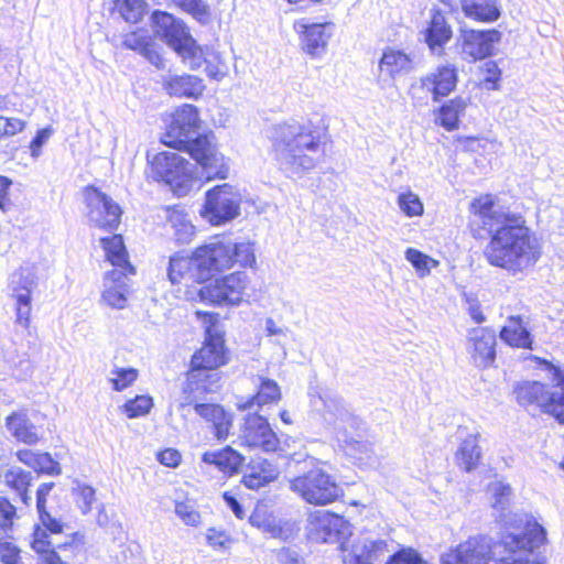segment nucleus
I'll return each mask as SVG.
<instances>
[{
	"instance_id": "6ab92c4d",
	"label": "nucleus",
	"mask_w": 564,
	"mask_h": 564,
	"mask_svg": "<svg viewBox=\"0 0 564 564\" xmlns=\"http://www.w3.org/2000/svg\"><path fill=\"white\" fill-rule=\"evenodd\" d=\"M501 41V32L491 30H462L458 36L462 58L468 63L491 56L495 45Z\"/></svg>"
},
{
	"instance_id": "bf43d9fd",
	"label": "nucleus",
	"mask_w": 564,
	"mask_h": 564,
	"mask_svg": "<svg viewBox=\"0 0 564 564\" xmlns=\"http://www.w3.org/2000/svg\"><path fill=\"white\" fill-rule=\"evenodd\" d=\"M34 470L48 475L61 474V467L48 453H39Z\"/></svg>"
},
{
	"instance_id": "e433bc0d",
	"label": "nucleus",
	"mask_w": 564,
	"mask_h": 564,
	"mask_svg": "<svg viewBox=\"0 0 564 564\" xmlns=\"http://www.w3.org/2000/svg\"><path fill=\"white\" fill-rule=\"evenodd\" d=\"M481 449L478 446V436L468 435L458 447L456 460L460 468L466 471L475 469L480 460Z\"/></svg>"
},
{
	"instance_id": "603ef678",
	"label": "nucleus",
	"mask_w": 564,
	"mask_h": 564,
	"mask_svg": "<svg viewBox=\"0 0 564 564\" xmlns=\"http://www.w3.org/2000/svg\"><path fill=\"white\" fill-rule=\"evenodd\" d=\"M153 400L149 395H138L124 404V412L129 417H137L150 412Z\"/></svg>"
},
{
	"instance_id": "bb28decb",
	"label": "nucleus",
	"mask_w": 564,
	"mask_h": 564,
	"mask_svg": "<svg viewBox=\"0 0 564 564\" xmlns=\"http://www.w3.org/2000/svg\"><path fill=\"white\" fill-rule=\"evenodd\" d=\"M195 413L213 425L217 440H225L232 426V415L219 404L202 402L194 408Z\"/></svg>"
},
{
	"instance_id": "20e7f679",
	"label": "nucleus",
	"mask_w": 564,
	"mask_h": 564,
	"mask_svg": "<svg viewBox=\"0 0 564 564\" xmlns=\"http://www.w3.org/2000/svg\"><path fill=\"white\" fill-rule=\"evenodd\" d=\"M198 111L193 105H183L172 116L162 137L165 145L186 151L203 169L208 180L227 178L229 164L208 135L199 133Z\"/></svg>"
},
{
	"instance_id": "a878e982",
	"label": "nucleus",
	"mask_w": 564,
	"mask_h": 564,
	"mask_svg": "<svg viewBox=\"0 0 564 564\" xmlns=\"http://www.w3.org/2000/svg\"><path fill=\"white\" fill-rule=\"evenodd\" d=\"M127 274L122 270L108 271L104 280L102 301L110 307L121 310L127 304Z\"/></svg>"
},
{
	"instance_id": "f257e3e1",
	"label": "nucleus",
	"mask_w": 564,
	"mask_h": 564,
	"mask_svg": "<svg viewBox=\"0 0 564 564\" xmlns=\"http://www.w3.org/2000/svg\"><path fill=\"white\" fill-rule=\"evenodd\" d=\"M471 210L479 227L490 236L484 256L491 265L517 274L539 261L541 245L522 214L497 205L491 195L474 199Z\"/></svg>"
},
{
	"instance_id": "c85d7f7f",
	"label": "nucleus",
	"mask_w": 564,
	"mask_h": 564,
	"mask_svg": "<svg viewBox=\"0 0 564 564\" xmlns=\"http://www.w3.org/2000/svg\"><path fill=\"white\" fill-rule=\"evenodd\" d=\"M6 427L17 441L28 445H34L41 438L39 430L31 422L26 409L14 411L8 415Z\"/></svg>"
},
{
	"instance_id": "37998d69",
	"label": "nucleus",
	"mask_w": 564,
	"mask_h": 564,
	"mask_svg": "<svg viewBox=\"0 0 564 564\" xmlns=\"http://www.w3.org/2000/svg\"><path fill=\"white\" fill-rule=\"evenodd\" d=\"M32 475L30 471L23 470L20 467H11L4 474L6 482L15 489L21 496L24 502H26V489L31 482Z\"/></svg>"
},
{
	"instance_id": "13d9d810",
	"label": "nucleus",
	"mask_w": 564,
	"mask_h": 564,
	"mask_svg": "<svg viewBox=\"0 0 564 564\" xmlns=\"http://www.w3.org/2000/svg\"><path fill=\"white\" fill-rule=\"evenodd\" d=\"M206 540L209 546L219 550H226L231 543L230 536L224 530L209 528L206 532Z\"/></svg>"
},
{
	"instance_id": "f3484780",
	"label": "nucleus",
	"mask_w": 564,
	"mask_h": 564,
	"mask_svg": "<svg viewBox=\"0 0 564 564\" xmlns=\"http://www.w3.org/2000/svg\"><path fill=\"white\" fill-rule=\"evenodd\" d=\"M238 440L241 446L265 453L276 452L280 445V440L267 417L258 413H249L243 417Z\"/></svg>"
},
{
	"instance_id": "1a4fd4ad",
	"label": "nucleus",
	"mask_w": 564,
	"mask_h": 564,
	"mask_svg": "<svg viewBox=\"0 0 564 564\" xmlns=\"http://www.w3.org/2000/svg\"><path fill=\"white\" fill-rule=\"evenodd\" d=\"M150 176L167 184L177 196L186 195L194 181L193 165L173 151L156 153L150 160Z\"/></svg>"
},
{
	"instance_id": "f8f14e48",
	"label": "nucleus",
	"mask_w": 564,
	"mask_h": 564,
	"mask_svg": "<svg viewBox=\"0 0 564 564\" xmlns=\"http://www.w3.org/2000/svg\"><path fill=\"white\" fill-rule=\"evenodd\" d=\"M9 294L15 302V323L29 328L32 312V294L37 289V276L31 267H21L10 276Z\"/></svg>"
},
{
	"instance_id": "4c0bfd02",
	"label": "nucleus",
	"mask_w": 564,
	"mask_h": 564,
	"mask_svg": "<svg viewBox=\"0 0 564 564\" xmlns=\"http://www.w3.org/2000/svg\"><path fill=\"white\" fill-rule=\"evenodd\" d=\"M500 338L512 347L532 348L530 333L522 326L519 317H510L509 324L503 326L500 332Z\"/></svg>"
},
{
	"instance_id": "4be33fe9",
	"label": "nucleus",
	"mask_w": 564,
	"mask_h": 564,
	"mask_svg": "<svg viewBox=\"0 0 564 564\" xmlns=\"http://www.w3.org/2000/svg\"><path fill=\"white\" fill-rule=\"evenodd\" d=\"M547 367L551 386L544 387L542 411L564 424V371L544 361Z\"/></svg>"
},
{
	"instance_id": "a19ab883",
	"label": "nucleus",
	"mask_w": 564,
	"mask_h": 564,
	"mask_svg": "<svg viewBox=\"0 0 564 564\" xmlns=\"http://www.w3.org/2000/svg\"><path fill=\"white\" fill-rule=\"evenodd\" d=\"M194 273V253L191 258L182 257L178 254H174L170 258L167 276L173 284L182 282V280H184L187 275L195 279L193 275Z\"/></svg>"
},
{
	"instance_id": "5701e85b",
	"label": "nucleus",
	"mask_w": 564,
	"mask_h": 564,
	"mask_svg": "<svg viewBox=\"0 0 564 564\" xmlns=\"http://www.w3.org/2000/svg\"><path fill=\"white\" fill-rule=\"evenodd\" d=\"M207 335L203 347L192 357L191 368L218 372L217 368L226 364L224 339L220 335H214L210 332Z\"/></svg>"
},
{
	"instance_id": "3c124183",
	"label": "nucleus",
	"mask_w": 564,
	"mask_h": 564,
	"mask_svg": "<svg viewBox=\"0 0 564 564\" xmlns=\"http://www.w3.org/2000/svg\"><path fill=\"white\" fill-rule=\"evenodd\" d=\"M174 3L199 22H206L209 18L208 7L203 0H174Z\"/></svg>"
},
{
	"instance_id": "69168bd1",
	"label": "nucleus",
	"mask_w": 564,
	"mask_h": 564,
	"mask_svg": "<svg viewBox=\"0 0 564 564\" xmlns=\"http://www.w3.org/2000/svg\"><path fill=\"white\" fill-rule=\"evenodd\" d=\"M12 181L6 176L0 175V210L7 212L12 207V202L9 197V191Z\"/></svg>"
},
{
	"instance_id": "052dcab7",
	"label": "nucleus",
	"mask_w": 564,
	"mask_h": 564,
	"mask_svg": "<svg viewBox=\"0 0 564 564\" xmlns=\"http://www.w3.org/2000/svg\"><path fill=\"white\" fill-rule=\"evenodd\" d=\"M387 564H427L420 554L413 550H404L394 554Z\"/></svg>"
},
{
	"instance_id": "774afa93",
	"label": "nucleus",
	"mask_w": 564,
	"mask_h": 564,
	"mask_svg": "<svg viewBox=\"0 0 564 564\" xmlns=\"http://www.w3.org/2000/svg\"><path fill=\"white\" fill-rule=\"evenodd\" d=\"M143 57H145L151 64H153L158 68H164V59L159 54V52L155 50V46L151 41L145 46V50L142 51L140 54Z\"/></svg>"
},
{
	"instance_id": "a18cd8bd",
	"label": "nucleus",
	"mask_w": 564,
	"mask_h": 564,
	"mask_svg": "<svg viewBox=\"0 0 564 564\" xmlns=\"http://www.w3.org/2000/svg\"><path fill=\"white\" fill-rule=\"evenodd\" d=\"M144 0H117L116 7L120 15L130 23H137L145 12Z\"/></svg>"
},
{
	"instance_id": "7ed1b4c3",
	"label": "nucleus",
	"mask_w": 564,
	"mask_h": 564,
	"mask_svg": "<svg viewBox=\"0 0 564 564\" xmlns=\"http://www.w3.org/2000/svg\"><path fill=\"white\" fill-rule=\"evenodd\" d=\"M272 154L279 170L290 178H301L322 160L324 149L318 131L295 120L275 124L271 135Z\"/></svg>"
},
{
	"instance_id": "f03ea898",
	"label": "nucleus",
	"mask_w": 564,
	"mask_h": 564,
	"mask_svg": "<svg viewBox=\"0 0 564 564\" xmlns=\"http://www.w3.org/2000/svg\"><path fill=\"white\" fill-rule=\"evenodd\" d=\"M546 541V532L536 521H527L524 529L510 532L498 542L486 535H474L441 555L442 564H544L534 554Z\"/></svg>"
},
{
	"instance_id": "338daca9",
	"label": "nucleus",
	"mask_w": 564,
	"mask_h": 564,
	"mask_svg": "<svg viewBox=\"0 0 564 564\" xmlns=\"http://www.w3.org/2000/svg\"><path fill=\"white\" fill-rule=\"evenodd\" d=\"M158 459L167 467H176L181 462V454L174 448H166L158 454Z\"/></svg>"
},
{
	"instance_id": "ddd939ff",
	"label": "nucleus",
	"mask_w": 564,
	"mask_h": 564,
	"mask_svg": "<svg viewBox=\"0 0 564 564\" xmlns=\"http://www.w3.org/2000/svg\"><path fill=\"white\" fill-rule=\"evenodd\" d=\"M306 531L314 542H340L344 545V540L351 534V525L341 516L326 510H315L307 518Z\"/></svg>"
},
{
	"instance_id": "b1692460",
	"label": "nucleus",
	"mask_w": 564,
	"mask_h": 564,
	"mask_svg": "<svg viewBox=\"0 0 564 564\" xmlns=\"http://www.w3.org/2000/svg\"><path fill=\"white\" fill-rule=\"evenodd\" d=\"M422 34L431 52L442 55L444 46L453 36V31L445 15L440 10H432L431 19Z\"/></svg>"
},
{
	"instance_id": "39448f33",
	"label": "nucleus",
	"mask_w": 564,
	"mask_h": 564,
	"mask_svg": "<svg viewBox=\"0 0 564 564\" xmlns=\"http://www.w3.org/2000/svg\"><path fill=\"white\" fill-rule=\"evenodd\" d=\"M53 487L54 482H45L37 488L36 509L40 524L34 529L31 546L45 564H70L84 546V535L70 531L69 525L46 510V497Z\"/></svg>"
},
{
	"instance_id": "a211bd4d",
	"label": "nucleus",
	"mask_w": 564,
	"mask_h": 564,
	"mask_svg": "<svg viewBox=\"0 0 564 564\" xmlns=\"http://www.w3.org/2000/svg\"><path fill=\"white\" fill-rule=\"evenodd\" d=\"M83 193L89 223L104 230H116L120 224L121 216L119 205L94 186H86Z\"/></svg>"
},
{
	"instance_id": "58836bf2",
	"label": "nucleus",
	"mask_w": 564,
	"mask_h": 564,
	"mask_svg": "<svg viewBox=\"0 0 564 564\" xmlns=\"http://www.w3.org/2000/svg\"><path fill=\"white\" fill-rule=\"evenodd\" d=\"M545 384L539 381H524L514 389L518 403L523 406L535 405L542 409Z\"/></svg>"
},
{
	"instance_id": "423d86ee",
	"label": "nucleus",
	"mask_w": 564,
	"mask_h": 564,
	"mask_svg": "<svg viewBox=\"0 0 564 564\" xmlns=\"http://www.w3.org/2000/svg\"><path fill=\"white\" fill-rule=\"evenodd\" d=\"M307 464V470L289 480L290 490L308 505L327 506L338 500L344 490L335 476L326 471L317 459Z\"/></svg>"
},
{
	"instance_id": "6e6d98bb",
	"label": "nucleus",
	"mask_w": 564,
	"mask_h": 564,
	"mask_svg": "<svg viewBox=\"0 0 564 564\" xmlns=\"http://www.w3.org/2000/svg\"><path fill=\"white\" fill-rule=\"evenodd\" d=\"M15 508L4 497H0V533L8 534L13 524Z\"/></svg>"
},
{
	"instance_id": "4468645a",
	"label": "nucleus",
	"mask_w": 564,
	"mask_h": 564,
	"mask_svg": "<svg viewBox=\"0 0 564 564\" xmlns=\"http://www.w3.org/2000/svg\"><path fill=\"white\" fill-rule=\"evenodd\" d=\"M219 372H208L204 369H189L181 386L177 399L178 409L185 411L196 404L208 400V394H214L220 388Z\"/></svg>"
},
{
	"instance_id": "cd10ccee",
	"label": "nucleus",
	"mask_w": 564,
	"mask_h": 564,
	"mask_svg": "<svg viewBox=\"0 0 564 564\" xmlns=\"http://www.w3.org/2000/svg\"><path fill=\"white\" fill-rule=\"evenodd\" d=\"M414 68L413 58L401 50L388 47L379 62L380 75L389 79H397L410 74Z\"/></svg>"
},
{
	"instance_id": "5fc2aeb1",
	"label": "nucleus",
	"mask_w": 564,
	"mask_h": 564,
	"mask_svg": "<svg viewBox=\"0 0 564 564\" xmlns=\"http://www.w3.org/2000/svg\"><path fill=\"white\" fill-rule=\"evenodd\" d=\"M74 492L77 494V503L84 514H87L95 502V489L91 486L85 484H78L76 488L73 489Z\"/></svg>"
},
{
	"instance_id": "dca6fc26",
	"label": "nucleus",
	"mask_w": 564,
	"mask_h": 564,
	"mask_svg": "<svg viewBox=\"0 0 564 564\" xmlns=\"http://www.w3.org/2000/svg\"><path fill=\"white\" fill-rule=\"evenodd\" d=\"M334 29L333 22H311L306 18L293 23L302 51L313 59H321L326 55Z\"/></svg>"
},
{
	"instance_id": "8fccbe9b",
	"label": "nucleus",
	"mask_w": 564,
	"mask_h": 564,
	"mask_svg": "<svg viewBox=\"0 0 564 564\" xmlns=\"http://www.w3.org/2000/svg\"><path fill=\"white\" fill-rule=\"evenodd\" d=\"M398 205L408 217H415L423 214V204L419 196L412 192L400 194Z\"/></svg>"
},
{
	"instance_id": "680f3d73",
	"label": "nucleus",
	"mask_w": 564,
	"mask_h": 564,
	"mask_svg": "<svg viewBox=\"0 0 564 564\" xmlns=\"http://www.w3.org/2000/svg\"><path fill=\"white\" fill-rule=\"evenodd\" d=\"M52 134L53 129L51 127L41 129L36 132V135L33 138L30 144L31 155L33 158L40 156L41 148L48 141Z\"/></svg>"
},
{
	"instance_id": "aec40b11",
	"label": "nucleus",
	"mask_w": 564,
	"mask_h": 564,
	"mask_svg": "<svg viewBox=\"0 0 564 564\" xmlns=\"http://www.w3.org/2000/svg\"><path fill=\"white\" fill-rule=\"evenodd\" d=\"M496 333L487 327H476L468 330L466 351L470 362L477 368H488L496 360Z\"/></svg>"
},
{
	"instance_id": "0eeeda50",
	"label": "nucleus",
	"mask_w": 564,
	"mask_h": 564,
	"mask_svg": "<svg viewBox=\"0 0 564 564\" xmlns=\"http://www.w3.org/2000/svg\"><path fill=\"white\" fill-rule=\"evenodd\" d=\"M311 405L339 441L349 443L355 440L352 433L361 429L362 421L354 414L340 395L322 389L316 394H311Z\"/></svg>"
},
{
	"instance_id": "c756f323",
	"label": "nucleus",
	"mask_w": 564,
	"mask_h": 564,
	"mask_svg": "<svg viewBox=\"0 0 564 564\" xmlns=\"http://www.w3.org/2000/svg\"><path fill=\"white\" fill-rule=\"evenodd\" d=\"M254 383L258 386V391L250 398L239 401L237 408L240 411L251 410L254 405L261 408L263 405L278 403L282 397L279 384L269 378L258 376Z\"/></svg>"
},
{
	"instance_id": "864d4df0",
	"label": "nucleus",
	"mask_w": 564,
	"mask_h": 564,
	"mask_svg": "<svg viewBox=\"0 0 564 564\" xmlns=\"http://www.w3.org/2000/svg\"><path fill=\"white\" fill-rule=\"evenodd\" d=\"M151 40L148 36L147 31L143 30L133 31L122 35V46L128 50L135 51L139 54L145 50V46Z\"/></svg>"
},
{
	"instance_id": "e2e57ef3",
	"label": "nucleus",
	"mask_w": 564,
	"mask_h": 564,
	"mask_svg": "<svg viewBox=\"0 0 564 564\" xmlns=\"http://www.w3.org/2000/svg\"><path fill=\"white\" fill-rule=\"evenodd\" d=\"M482 70L486 73V77L484 82L488 89H497L498 82L500 80V69L497 64L492 61H488L485 63Z\"/></svg>"
},
{
	"instance_id": "de8ad7c7",
	"label": "nucleus",
	"mask_w": 564,
	"mask_h": 564,
	"mask_svg": "<svg viewBox=\"0 0 564 564\" xmlns=\"http://www.w3.org/2000/svg\"><path fill=\"white\" fill-rule=\"evenodd\" d=\"M174 511L186 525L197 527L202 521L200 513L196 510L195 502L193 500H176Z\"/></svg>"
},
{
	"instance_id": "2f4dec72",
	"label": "nucleus",
	"mask_w": 564,
	"mask_h": 564,
	"mask_svg": "<svg viewBox=\"0 0 564 564\" xmlns=\"http://www.w3.org/2000/svg\"><path fill=\"white\" fill-rule=\"evenodd\" d=\"M460 7L465 17L479 22L491 23L501 15L497 0H460Z\"/></svg>"
},
{
	"instance_id": "49530a36",
	"label": "nucleus",
	"mask_w": 564,
	"mask_h": 564,
	"mask_svg": "<svg viewBox=\"0 0 564 564\" xmlns=\"http://www.w3.org/2000/svg\"><path fill=\"white\" fill-rule=\"evenodd\" d=\"M138 378V370L134 368L116 367L110 371L109 382L115 391H123Z\"/></svg>"
},
{
	"instance_id": "412c9836",
	"label": "nucleus",
	"mask_w": 564,
	"mask_h": 564,
	"mask_svg": "<svg viewBox=\"0 0 564 564\" xmlns=\"http://www.w3.org/2000/svg\"><path fill=\"white\" fill-rule=\"evenodd\" d=\"M457 84V70L454 65L446 64L438 66L435 70L429 73L420 79L419 84H413L410 94L414 97L417 90L431 94L434 101L447 96Z\"/></svg>"
},
{
	"instance_id": "ea45409f",
	"label": "nucleus",
	"mask_w": 564,
	"mask_h": 564,
	"mask_svg": "<svg viewBox=\"0 0 564 564\" xmlns=\"http://www.w3.org/2000/svg\"><path fill=\"white\" fill-rule=\"evenodd\" d=\"M467 101L457 97L443 105L440 109L438 122L446 130L452 131L458 127L459 116L465 111Z\"/></svg>"
},
{
	"instance_id": "c9c22d12",
	"label": "nucleus",
	"mask_w": 564,
	"mask_h": 564,
	"mask_svg": "<svg viewBox=\"0 0 564 564\" xmlns=\"http://www.w3.org/2000/svg\"><path fill=\"white\" fill-rule=\"evenodd\" d=\"M167 220L174 229V237L177 242L187 245L193 240L195 226L192 224L188 214L184 209H170Z\"/></svg>"
},
{
	"instance_id": "2eb2a0df",
	"label": "nucleus",
	"mask_w": 564,
	"mask_h": 564,
	"mask_svg": "<svg viewBox=\"0 0 564 564\" xmlns=\"http://www.w3.org/2000/svg\"><path fill=\"white\" fill-rule=\"evenodd\" d=\"M231 249L225 240H215L195 249V280L206 281L215 274L231 268Z\"/></svg>"
},
{
	"instance_id": "393cba45",
	"label": "nucleus",
	"mask_w": 564,
	"mask_h": 564,
	"mask_svg": "<svg viewBox=\"0 0 564 564\" xmlns=\"http://www.w3.org/2000/svg\"><path fill=\"white\" fill-rule=\"evenodd\" d=\"M384 547L386 543L381 540L357 539L349 549L343 546V562L344 564H373Z\"/></svg>"
},
{
	"instance_id": "473e14b6",
	"label": "nucleus",
	"mask_w": 564,
	"mask_h": 564,
	"mask_svg": "<svg viewBox=\"0 0 564 564\" xmlns=\"http://www.w3.org/2000/svg\"><path fill=\"white\" fill-rule=\"evenodd\" d=\"M165 90L176 97L197 98L204 90L200 78L193 75H174L164 80Z\"/></svg>"
},
{
	"instance_id": "72a5a7b5",
	"label": "nucleus",
	"mask_w": 564,
	"mask_h": 564,
	"mask_svg": "<svg viewBox=\"0 0 564 564\" xmlns=\"http://www.w3.org/2000/svg\"><path fill=\"white\" fill-rule=\"evenodd\" d=\"M205 464L215 465L220 471L232 475L243 463V457L230 446L218 451L205 452L202 456Z\"/></svg>"
},
{
	"instance_id": "09e8293b",
	"label": "nucleus",
	"mask_w": 564,
	"mask_h": 564,
	"mask_svg": "<svg viewBox=\"0 0 564 564\" xmlns=\"http://www.w3.org/2000/svg\"><path fill=\"white\" fill-rule=\"evenodd\" d=\"M488 492L492 497V507L498 510H505L511 496V487L502 481H492L488 486Z\"/></svg>"
},
{
	"instance_id": "79ce46f5",
	"label": "nucleus",
	"mask_w": 564,
	"mask_h": 564,
	"mask_svg": "<svg viewBox=\"0 0 564 564\" xmlns=\"http://www.w3.org/2000/svg\"><path fill=\"white\" fill-rule=\"evenodd\" d=\"M405 259L413 265L420 278L429 275L431 269L438 264V261L414 248L405 250Z\"/></svg>"
},
{
	"instance_id": "f704fd0d",
	"label": "nucleus",
	"mask_w": 564,
	"mask_h": 564,
	"mask_svg": "<svg viewBox=\"0 0 564 564\" xmlns=\"http://www.w3.org/2000/svg\"><path fill=\"white\" fill-rule=\"evenodd\" d=\"M100 242L105 249L107 259L113 267H116L113 270H122L126 273L134 272L133 267L128 260V252L121 235L101 238Z\"/></svg>"
},
{
	"instance_id": "4d7b16f0",
	"label": "nucleus",
	"mask_w": 564,
	"mask_h": 564,
	"mask_svg": "<svg viewBox=\"0 0 564 564\" xmlns=\"http://www.w3.org/2000/svg\"><path fill=\"white\" fill-rule=\"evenodd\" d=\"M25 121L20 118H7L0 116V140L4 137H12L25 128Z\"/></svg>"
},
{
	"instance_id": "9b49d317",
	"label": "nucleus",
	"mask_w": 564,
	"mask_h": 564,
	"mask_svg": "<svg viewBox=\"0 0 564 564\" xmlns=\"http://www.w3.org/2000/svg\"><path fill=\"white\" fill-rule=\"evenodd\" d=\"M249 278L237 271L202 286L197 291L199 300L212 305H239L247 295Z\"/></svg>"
},
{
	"instance_id": "c03bdc74",
	"label": "nucleus",
	"mask_w": 564,
	"mask_h": 564,
	"mask_svg": "<svg viewBox=\"0 0 564 564\" xmlns=\"http://www.w3.org/2000/svg\"><path fill=\"white\" fill-rule=\"evenodd\" d=\"M226 243L229 245L231 252V267L235 263L240 264L241 267H252L256 263V256L253 248L248 242H232L231 240H225Z\"/></svg>"
},
{
	"instance_id": "7c9ffc66",
	"label": "nucleus",
	"mask_w": 564,
	"mask_h": 564,
	"mask_svg": "<svg viewBox=\"0 0 564 564\" xmlns=\"http://www.w3.org/2000/svg\"><path fill=\"white\" fill-rule=\"evenodd\" d=\"M278 475L279 470L274 464L265 458H256L248 465L242 482L250 489H259L275 480Z\"/></svg>"
},
{
	"instance_id": "0e129e2a",
	"label": "nucleus",
	"mask_w": 564,
	"mask_h": 564,
	"mask_svg": "<svg viewBox=\"0 0 564 564\" xmlns=\"http://www.w3.org/2000/svg\"><path fill=\"white\" fill-rule=\"evenodd\" d=\"M19 560V550L8 541H0V561L3 564H17Z\"/></svg>"
},
{
	"instance_id": "6e6552de",
	"label": "nucleus",
	"mask_w": 564,
	"mask_h": 564,
	"mask_svg": "<svg viewBox=\"0 0 564 564\" xmlns=\"http://www.w3.org/2000/svg\"><path fill=\"white\" fill-rule=\"evenodd\" d=\"M153 23L156 36L173 48L192 69L202 66V50L182 21L170 13L156 11L153 13Z\"/></svg>"
},
{
	"instance_id": "9d476101",
	"label": "nucleus",
	"mask_w": 564,
	"mask_h": 564,
	"mask_svg": "<svg viewBox=\"0 0 564 564\" xmlns=\"http://www.w3.org/2000/svg\"><path fill=\"white\" fill-rule=\"evenodd\" d=\"M240 194L228 183L206 192L200 216L213 226L231 221L240 214Z\"/></svg>"
}]
</instances>
